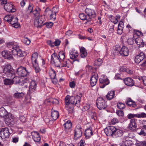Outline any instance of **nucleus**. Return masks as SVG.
Instances as JSON below:
<instances>
[{
  "mask_svg": "<svg viewBox=\"0 0 146 146\" xmlns=\"http://www.w3.org/2000/svg\"><path fill=\"white\" fill-rule=\"evenodd\" d=\"M81 97L78 96H71L67 95L65 98V106L74 105L78 107L80 106Z\"/></svg>",
  "mask_w": 146,
  "mask_h": 146,
  "instance_id": "obj_1",
  "label": "nucleus"
},
{
  "mask_svg": "<svg viewBox=\"0 0 146 146\" xmlns=\"http://www.w3.org/2000/svg\"><path fill=\"white\" fill-rule=\"evenodd\" d=\"M3 72L5 76L8 77L12 78L13 76L15 75L14 70L11 65L9 64L5 65L3 69Z\"/></svg>",
  "mask_w": 146,
  "mask_h": 146,
  "instance_id": "obj_2",
  "label": "nucleus"
},
{
  "mask_svg": "<svg viewBox=\"0 0 146 146\" xmlns=\"http://www.w3.org/2000/svg\"><path fill=\"white\" fill-rule=\"evenodd\" d=\"M38 57V54L36 52L33 54L31 56L32 63L33 67L36 73L39 72L40 71V69L37 62Z\"/></svg>",
  "mask_w": 146,
  "mask_h": 146,
  "instance_id": "obj_3",
  "label": "nucleus"
},
{
  "mask_svg": "<svg viewBox=\"0 0 146 146\" xmlns=\"http://www.w3.org/2000/svg\"><path fill=\"white\" fill-rule=\"evenodd\" d=\"M45 19L44 15L37 17L34 21L35 26L38 28H40L44 25Z\"/></svg>",
  "mask_w": 146,
  "mask_h": 146,
  "instance_id": "obj_4",
  "label": "nucleus"
},
{
  "mask_svg": "<svg viewBox=\"0 0 146 146\" xmlns=\"http://www.w3.org/2000/svg\"><path fill=\"white\" fill-rule=\"evenodd\" d=\"M37 84L35 80H32L30 84L29 90L28 92V94L31 97L35 93L36 89Z\"/></svg>",
  "mask_w": 146,
  "mask_h": 146,
  "instance_id": "obj_5",
  "label": "nucleus"
},
{
  "mask_svg": "<svg viewBox=\"0 0 146 146\" xmlns=\"http://www.w3.org/2000/svg\"><path fill=\"white\" fill-rule=\"evenodd\" d=\"M30 72L26 67L20 66L19 67L17 70V73L19 76L24 77L29 75Z\"/></svg>",
  "mask_w": 146,
  "mask_h": 146,
  "instance_id": "obj_6",
  "label": "nucleus"
},
{
  "mask_svg": "<svg viewBox=\"0 0 146 146\" xmlns=\"http://www.w3.org/2000/svg\"><path fill=\"white\" fill-rule=\"evenodd\" d=\"M96 105L98 108L100 110H104L107 107L105 100L102 97L98 98L97 100Z\"/></svg>",
  "mask_w": 146,
  "mask_h": 146,
  "instance_id": "obj_7",
  "label": "nucleus"
},
{
  "mask_svg": "<svg viewBox=\"0 0 146 146\" xmlns=\"http://www.w3.org/2000/svg\"><path fill=\"white\" fill-rule=\"evenodd\" d=\"M75 139L77 140L82 135V128L81 126L78 125L76 126L74 132Z\"/></svg>",
  "mask_w": 146,
  "mask_h": 146,
  "instance_id": "obj_8",
  "label": "nucleus"
},
{
  "mask_svg": "<svg viewBox=\"0 0 146 146\" xmlns=\"http://www.w3.org/2000/svg\"><path fill=\"white\" fill-rule=\"evenodd\" d=\"M85 12L87 15L88 19L91 21L93 19L95 18L96 14L95 11L90 8H86L85 10Z\"/></svg>",
  "mask_w": 146,
  "mask_h": 146,
  "instance_id": "obj_9",
  "label": "nucleus"
},
{
  "mask_svg": "<svg viewBox=\"0 0 146 146\" xmlns=\"http://www.w3.org/2000/svg\"><path fill=\"white\" fill-rule=\"evenodd\" d=\"M51 61L52 63L54 64L57 67H59L61 64L60 60L58 56L55 53L53 54L51 56Z\"/></svg>",
  "mask_w": 146,
  "mask_h": 146,
  "instance_id": "obj_10",
  "label": "nucleus"
},
{
  "mask_svg": "<svg viewBox=\"0 0 146 146\" xmlns=\"http://www.w3.org/2000/svg\"><path fill=\"white\" fill-rule=\"evenodd\" d=\"M10 133L9 130L7 127L2 128L0 132V136L2 138H9Z\"/></svg>",
  "mask_w": 146,
  "mask_h": 146,
  "instance_id": "obj_11",
  "label": "nucleus"
},
{
  "mask_svg": "<svg viewBox=\"0 0 146 146\" xmlns=\"http://www.w3.org/2000/svg\"><path fill=\"white\" fill-rule=\"evenodd\" d=\"M100 87V88H104L106 86L109 84L110 81L106 76H104L99 79Z\"/></svg>",
  "mask_w": 146,
  "mask_h": 146,
  "instance_id": "obj_12",
  "label": "nucleus"
},
{
  "mask_svg": "<svg viewBox=\"0 0 146 146\" xmlns=\"http://www.w3.org/2000/svg\"><path fill=\"white\" fill-rule=\"evenodd\" d=\"M44 14L47 16H50V19L52 20H55L56 18V13H53L48 8H46Z\"/></svg>",
  "mask_w": 146,
  "mask_h": 146,
  "instance_id": "obj_13",
  "label": "nucleus"
},
{
  "mask_svg": "<svg viewBox=\"0 0 146 146\" xmlns=\"http://www.w3.org/2000/svg\"><path fill=\"white\" fill-rule=\"evenodd\" d=\"M4 8L7 11L10 13L14 12L16 11L13 5L11 3L5 4L4 6Z\"/></svg>",
  "mask_w": 146,
  "mask_h": 146,
  "instance_id": "obj_14",
  "label": "nucleus"
},
{
  "mask_svg": "<svg viewBox=\"0 0 146 146\" xmlns=\"http://www.w3.org/2000/svg\"><path fill=\"white\" fill-rule=\"evenodd\" d=\"M133 39H128L127 40V43L128 44L133 45V40H135L136 43H137V40L136 39L137 38V30L133 29Z\"/></svg>",
  "mask_w": 146,
  "mask_h": 146,
  "instance_id": "obj_15",
  "label": "nucleus"
},
{
  "mask_svg": "<svg viewBox=\"0 0 146 146\" xmlns=\"http://www.w3.org/2000/svg\"><path fill=\"white\" fill-rule=\"evenodd\" d=\"M11 52L13 55H17L20 57H23L24 56V52L19 49V46L16 49L12 50Z\"/></svg>",
  "mask_w": 146,
  "mask_h": 146,
  "instance_id": "obj_16",
  "label": "nucleus"
},
{
  "mask_svg": "<svg viewBox=\"0 0 146 146\" xmlns=\"http://www.w3.org/2000/svg\"><path fill=\"white\" fill-rule=\"evenodd\" d=\"M64 130L67 132L68 133L71 131L72 123L70 120H68L64 124Z\"/></svg>",
  "mask_w": 146,
  "mask_h": 146,
  "instance_id": "obj_17",
  "label": "nucleus"
},
{
  "mask_svg": "<svg viewBox=\"0 0 146 146\" xmlns=\"http://www.w3.org/2000/svg\"><path fill=\"white\" fill-rule=\"evenodd\" d=\"M136 121V119H132L128 126L129 129L133 131L136 130L137 127Z\"/></svg>",
  "mask_w": 146,
  "mask_h": 146,
  "instance_id": "obj_18",
  "label": "nucleus"
},
{
  "mask_svg": "<svg viewBox=\"0 0 146 146\" xmlns=\"http://www.w3.org/2000/svg\"><path fill=\"white\" fill-rule=\"evenodd\" d=\"M10 23L13 25V27L17 28L20 26V25L18 23L17 18L16 17L13 16Z\"/></svg>",
  "mask_w": 146,
  "mask_h": 146,
  "instance_id": "obj_19",
  "label": "nucleus"
},
{
  "mask_svg": "<svg viewBox=\"0 0 146 146\" xmlns=\"http://www.w3.org/2000/svg\"><path fill=\"white\" fill-rule=\"evenodd\" d=\"M32 138L34 141L36 142H38L40 140V137L39 134L37 132L34 131L32 133Z\"/></svg>",
  "mask_w": 146,
  "mask_h": 146,
  "instance_id": "obj_20",
  "label": "nucleus"
},
{
  "mask_svg": "<svg viewBox=\"0 0 146 146\" xmlns=\"http://www.w3.org/2000/svg\"><path fill=\"white\" fill-rule=\"evenodd\" d=\"M125 84L128 86H132L134 84V82L133 80L129 77L126 78L123 80Z\"/></svg>",
  "mask_w": 146,
  "mask_h": 146,
  "instance_id": "obj_21",
  "label": "nucleus"
},
{
  "mask_svg": "<svg viewBox=\"0 0 146 146\" xmlns=\"http://www.w3.org/2000/svg\"><path fill=\"white\" fill-rule=\"evenodd\" d=\"M120 54L123 56H127L129 54V51L127 48L125 46H123L120 50Z\"/></svg>",
  "mask_w": 146,
  "mask_h": 146,
  "instance_id": "obj_22",
  "label": "nucleus"
},
{
  "mask_svg": "<svg viewBox=\"0 0 146 146\" xmlns=\"http://www.w3.org/2000/svg\"><path fill=\"white\" fill-rule=\"evenodd\" d=\"M98 77L97 74H94L91 78L90 83L92 86H95L96 84Z\"/></svg>",
  "mask_w": 146,
  "mask_h": 146,
  "instance_id": "obj_23",
  "label": "nucleus"
},
{
  "mask_svg": "<svg viewBox=\"0 0 146 146\" xmlns=\"http://www.w3.org/2000/svg\"><path fill=\"white\" fill-rule=\"evenodd\" d=\"M69 56L70 59H74L78 56V52L75 50L72 49L70 51Z\"/></svg>",
  "mask_w": 146,
  "mask_h": 146,
  "instance_id": "obj_24",
  "label": "nucleus"
},
{
  "mask_svg": "<svg viewBox=\"0 0 146 146\" xmlns=\"http://www.w3.org/2000/svg\"><path fill=\"white\" fill-rule=\"evenodd\" d=\"M115 92L114 90L109 91L106 96V98L108 100H110L115 97Z\"/></svg>",
  "mask_w": 146,
  "mask_h": 146,
  "instance_id": "obj_25",
  "label": "nucleus"
},
{
  "mask_svg": "<svg viewBox=\"0 0 146 146\" xmlns=\"http://www.w3.org/2000/svg\"><path fill=\"white\" fill-rule=\"evenodd\" d=\"M7 46L9 48H12L13 50L16 49V48L18 46V43L14 41L8 42Z\"/></svg>",
  "mask_w": 146,
  "mask_h": 146,
  "instance_id": "obj_26",
  "label": "nucleus"
},
{
  "mask_svg": "<svg viewBox=\"0 0 146 146\" xmlns=\"http://www.w3.org/2000/svg\"><path fill=\"white\" fill-rule=\"evenodd\" d=\"M126 103L127 105L131 107L135 108L136 106L135 102L130 98H128L126 100Z\"/></svg>",
  "mask_w": 146,
  "mask_h": 146,
  "instance_id": "obj_27",
  "label": "nucleus"
},
{
  "mask_svg": "<svg viewBox=\"0 0 146 146\" xmlns=\"http://www.w3.org/2000/svg\"><path fill=\"white\" fill-rule=\"evenodd\" d=\"M85 134L87 139L90 138L93 135L92 128L90 127L86 129L85 131Z\"/></svg>",
  "mask_w": 146,
  "mask_h": 146,
  "instance_id": "obj_28",
  "label": "nucleus"
},
{
  "mask_svg": "<svg viewBox=\"0 0 146 146\" xmlns=\"http://www.w3.org/2000/svg\"><path fill=\"white\" fill-rule=\"evenodd\" d=\"M5 122L8 123H10L13 121V117L11 114H7L5 117Z\"/></svg>",
  "mask_w": 146,
  "mask_h": 146,
  "instance_id": "obj_29",
  "label": "nucleus"
},
{
  "mask_svg": "<svg viewBox=\"0 0 146 146\" xmlns=\"http://www.w3.org/2000/svg\"><path fill=\"white\" fill-rule=\"evenodd\" d=\"M80 56L82 58H85L87 54V52L86 49L84 47H81L80 49Z\"/></svg>",
  "mask_w": 146,
  "mask_h": 146,
  "instance_id": "obj_30",
  "label": "nucleus"
},
{
  "mask_svg": "<svg viewBox=\"0 0 146 146\" xmlns=\"http://www.w3.org/2000/svg\"><path fill=\"white\" fill-rule=\"evenodd\" d=\"M29 82V80L28 78H25L24 79L21 78L19 82V85L21 86L25 85V86L27 88V84Z\"/></svg>",
  "mask_w": 146,
  "mask_h": 146,
  "instance_id": "obj_31",
  "label": "nucleus"
},
{
  "mask_svg": "<svg viewBox=\"0 0 146 146\" xmlns=\"http://www.w3.org/2000/svg\"><path fill=\"white\" fill-rule=\"evenodd\" d=\"M130 137L129 136H127L123 139V142L125 146H130L132 145V141L129 139Z\"/></svg>",
  "mask_w": 146,
  "mask_h": 146,
  "instance_id": "obj_32",
  "label": "nucleus"
},
{
  "mask_svg": "<svg viewBox=\"0 0 146 146\" xmlns=\"http://www.w3.org/2000/svg\"><path fill=\"white\" fill-rule=\"evenodd\" d=\"M123 134V131L122 130L116 129V130L113 133V137H120Z\"/></svg>",
  "mask_w": 146,
  "mask_h": 146,
  "instance_id": "obj_33",
  "label": "nucleus"
},
{
  "mask_svg": "<svg viewBox=\"0 0 146 146\" xmlns=\"http://www.w3.org/2000/svg\"><path fill=\"white\" fill-rule=\"evenodd\" d=\"M51 115L52 119L55 120L59 117V115L58 111L54 110L52 111Z\"/></svg>",
  "mask_w": 146,
  "mask_h": 146,
  "instance_id": "obj_34",
  "label": "nucleus"
},
{
  "mask_svg": "<svg viewBox=\"0 0 146 146\" xmlns=\"http://www.w3.org/2000/svg\"><path fill=\"white\" fill-rule=\"evenodd\" d=\"M7 114V112L3 107L0 108V116L4 117Z\"/></svg>",
  "mask_w": 146,
  "mask_h": 146,
  "instance_id": "obj_35",
  "label": "nucleus"
},
{
  "mask_svg": "<svg viewBox=\"0 0 146 146\" xmlns=\"http://www.w3.org/2000/svg\"><path fill=\"white\" fill-rule=\"evenodd\" d=\"M49 74L51 79L54 78L56 77V75L55 71L52 69L49 70Z\"/></svg>",
  "mask_w": 146,
  "mask_h": 146,
  "instance_id": "obj_36",
  "label": "nucleus"
},
{
  "mask_svg": "<svg viewBox=\"0 0 146 146\" xmlns=\"http://www.w3.org/2000/svg\"><path fill=\"white\" fill-rule=\"evenodd\" d=\"M145 57L144 54L143 52H140L139 54L137 55V63H139L143 60Z\"/></svg>",
  "mask_w": 146,
  "mask_h": 146,
  "instance_id": "obj_37",
  "label": "nucleus"
},
{
  "mask_svg": "<svg viewBox=\"0 0 146 146\" xmlns=\"http://www.w3.org/2000/svg\"><path fill=\"white\" fill-rule=\"evenodd\" d=\"M79 16L80 19L82 20H86L87 22L90 21L88 19V17L84 13H81L79 14Z\"/></svg>",
  "mask_w": 146,
  "mask_h": 146,
  "instance_id": "obj_38",
  "label": "nucleus"
},
{
  "mask_svg": "<svg viewBox=\"0 0 146 146\" xmlns=\"http://www.w3.org/2000/svg\"><path fill=\"white\" fill-rule=\"evenodd\" d=\"M104 132L107 136H112L113 137V133H112L109 126L105 129Z\"/></svg>",
  "mask_w": 146,
  "mask_h": 146,
  "instance_id": "obj_39",
  "label": "nucleus"
},
{
  "mask_svg": "<svg viewBox=\"0 0 146 146\" xmlns=\"http://www.w3.org/2000/svg\"><path fill=\"white\" fill-rule=\"evenodd\" d=\"M143 123L144 124L146 123V121H144ZM145 129H142L141 131L138 134L139 135H142L144 136L146 135V125L143 126Z\"/></svg>",
  "mask_w": 146,
  "mask_h": 146,
  "instance_id": "obj_40",
  "label": "nucleus"
},
{
  "mask_svg": "<svg viewBox=\"0 0 146 146\" xmlns=\"http://www.w3.org/2000/svg\"><path fill=\"white\" fill-rule=\"evenodd\" d=\"M24 96V94L23 92H17L14 94V97L17 98H23Z\"/></svg>",
  "mask_w": 146,
  "mask_h": 146,
  "instance_id": "obj_41",
  "label": "nucleus"
},
{
  "mask_svg": "<svg viewBox=\"0 0 146 146\" xmlns=\"http://www.w3.org/2000/svg\"><path fill=\"white\" fill-rule=\"evenodd\" d=\"M33 5L31 3H29L27 8L26 9V10L28 13H31L33 11Z\"/></svg>",
  "mask_w": 146,
  "mask_h": 146,
  "instance_id": "obj_42",
  "label": "nucleus"
},
{
  "mask_svg": "<svg viewBox=\"0 0 146 146\" xmlns=\"http://www.w3.org/2000/svg\"><path fill=\"white\" fill-rule=\"evenodd\" d=\"M40 9L38 7H37L36 9L32 12L35 16H37L39 15Z\"/></svg>",
  "mask_w": 146,
  "mask_h": 146,
  "instance_id": "obj_43",
  "label": "nucleus"
},
{
  "mask_svg": "<svg viewBox=\"0 0 146 146\" xmlns=\"http://www.w3.org/2000/svg\"><path fill=\"white\" fill-rule=\"evenodd\" d=\"M4 83L6 85H11L13 84V81L11 79H5L4 80Z\"/></svg>",
  "mask_w": 146,
  "mask_h": 146,
  "instance_id": "obj_44",
  "label": "nucleus"
},
{
  "mask_svg": "<svg viewBox=\"0 0 146 146\" xmlns=\"http://www.w3.org/2000/svg\"><path fill=\"white\" fill-rule=\"evenodd\" d=\"M12 78H13L12 80V81H13V84L14 83L15 84L19 83V82L21 80V79H20L19 77L17 76H15V75L14 76H13V77Z\"/></svg>",
  "mask_w": 146,
  "mask_h": 146,
  "instance_id": "obj_45",
  "label": "nucleus"
},
{
  "mask_svg": "<svg viewBox=\"0 0 146 146\" xmlns=\"http://www.w3.org/2000/svg\"><path fill=\"white\" fill-rule=\"evenodd\" d=\"M65 108L69 113H72L73 111V107L72 105L65 106Z\"/></svg>",
  "mask_w": 146,
  "mask_h": 146,
  "instance_id": "obj_46",
  "label": "nucleus"
},
{
  "mask_svg": "<svg viewBox=\"0 0 146 146\" xmlns=\"http://www.w3.org/2000/svg\"><path fill=\"white\" fill-rule=\"evenodd\" d=\"M103 63L102 59L99 58L95 61L94 64L97 66H100Z\"/></svg>",
  "mask_w": 146,
  "mask_h": 146,
  "instance_id": "obj_47",
  "label": "nucleus"
},
{
  "mask_svg": "<svg viewBox=\"0 0 146 146\" xmlns=\"http://www.w3.org/2000/svg\"><path fill=\"white\" fill-rule=\"evenodd\" d=\"M22 42L24 43L27 45H29L31 42L30 40L25 36H24L23 38Z\"/></svg>",
  "mask_w": 146,
  "mask_h": 146,
  "instance_id": "obj_48",
  "label": "nucleus"
},
{
  "mask_svg": "<svg viewBox=\"0 0 146 146\" xmlns=\"http://www.w3.org/2000/svg\"><path fill=\"white\" fill-rule=\"evenodd\" d=\"M58 56L60 60H62L65 58V52L63 51H60L59 52Z\"/></svg>",
  "mask_w": 146,
  "mask_h": 146,
  "instance_id": "obj_49",
  "label": "nucleus"
},
{
  "mask_svg": "<svg viewBox=\"0 0 146 146\" xmlns=\"http://www.w3.org/2000/svg\"><path fill=\"white\" fill-rule=\"evenodd\" d=\"M138 79L140 82H142L146 86V76H143L141 77L137 78Z\"/></svg>",
  "mask_w": 146,
  "mask_h": 146,
  "instance_id": "obj_50",
  "label": "nucleus"
},
{
  "mask_svg": "<svg viewBox=\"0 0 146 146\" xmlns=\"http://www.w3.org/2000/svg\"><path fill=\"white\" fill-rule=\"evenodd\" d=\"M137 102V105H139V108L142 107L143 106L142 104L145 102V101L141 98H139Z\"/></svg>",
  "mask_w": 146,
  "mask_h": 146,
  "instance_id": "obj_51",
  "label": "nucleus"
},
{
  "mask_svg": "<svg viewBox=\"0 0 146 146\" xmlns=\"http://www.w3.org/2000/svg\"><path fill=\"white\" fill-rule=\"evenodd\" d=\"M70 62L69 59H68L67 61H64L61 67H67L68 68H69L70 65V64L69 63Z\"/></svg>",
  "mask_w": 146,
  "mask_h": 146,
  "instance_id": "obj_52",
  "label": "nucleus"
},
{
  "mask_svg": "<svg viewBox=\"0 0 146 146\" xmlns=\"http://www.w3.org/2000/svg\"><path fill=\"white\" fill-rule=\"evenodd\" d=\"M117 107L120 109H123L125 108V104L119 102L117 104Z\"/></svg>",
  "mask_w": 146,
  "mask_h": 146,
  "instance_id": "obj_53",
  "label": "nucleus"
},
{
  "mask_svg": "<svg viewBox=\"0 0 146 146\" xmlns=\"http://www.w3.org/2000/svg\"><path fill=\"white\" fill-rule=\"evenodd\" d=\"M117 114L120 117H123V116L124 113L122 110H117L116 111Z\"/></svg>",
  "mask_w": 146,
  "mask_h": 146,
  "instance_id": "obj_54",
  "label": "nucleus"
},
{
  "mask_svg": "<svg viewBox=\"0 0 146 146\" xmlns=\"http://www.w3.org/2000/svg\"><path fill=\"white\" fill-rule=\"evenodd\" d=\"M53 25V23L51 22H50L44 23V25H45L48 28H50L52 27Z\"/></svg>",
  "mask_w": 146,
  "mask_h": 146,
  "instance_id": "obj_55",
  "label": "nucleus"
},
{
  "mask_svg": "<svg viewBox=\"0 0 146 146\" xmlns=\"http://www.w3.org/2000/svg\"><path fill=\"white\" fill-rule=\"evenodd\" d=\"M137 146H146V141L140 142L137 141Z\"/></svg>",
  "mask_w": 146,
  "mask_h": 146,
  "instance_id": "obj_56",
  "label": "nucleus"
},
{
  "mask_svg": "<svg viewBox=\"0 0 146 146\" xmlns=\"http://www.w3.org/2000/svg\"><path fill=\"white\" fill-rule=\"evenodd\" d=\"M9 51L6 50H4L2 52L1 54L2 56L5 58V57H8L7 54Z\"/></svg>",
  "mask_w": 146,
  "mask_h": 146,
  "instance_id": "obj_57",
  "label": "nucleus"
},
{
  "mask_svg": "<svg viewBox=\"0 0 146 146\" xmlns=\"http://www.w3.org/2000/svg\"><path fill=\"white\" fill-rule=\"evenodd\" d=\"M61 42V41L59 39H56L55 41L54 42V46H59Z\"/></svg>",
  "mask_w": 146,
  "mask_h": 146,
  "instance_id": "obj_58",
  "label": "nucleus"
},
{
  "mask_svg": "<svg viewBox=\"0 0 146 146\" xmlns=\"http://www.w3.org/2000/svg\"><path fill=\"white\" fill-rule=\"evenodd\" d=\"M137 45H139L138 47H142L143 46L144 42L142 39H141L139 42L137 41Z\"/></svg>",
  "mask_w": 146,
  "mask_h": 146,
  "instance_id": "obj_59",
  "label": "nucleus"
},
{
  "mask_svg": "<svg viewBox=\"0 0 146 146\" xmlns=\"http://www.w3.org/2000/svg\"><path fill=\"white\" fill-rule=\"evenodd\" d=\"M134 117H137V115L129 113L127 115V118L129 119H131Z\"/></svg>",
  "mask_w": 146,
  "mask_h": 146,
  "instance_id": "obj_60",
  "label": "nucleus"
},
{
  "mask_svg": "<svg viewBox=\"0 0 146 146\" xmlns=\"http://www.w3.org/2000/svg\"><path fill=\"white\" fill-rule=\"evenodd\" d=\"M123 28L121 27H118L117 30V33L119 35H121L123 32Z\"/></svg>",
  "mask_w": 146,
  "mask_h": 146,
  "instance_id": "obj_61",
  "label": "nucleus"
},
{
  "mask_svg": "<svg viewBox=\"0 0 146 146\" xmlns=\"http://www.w3.org/2000/svg\"><path fill=\"white\" fill-rule=\"evenodd\" d=\"M111 16L112 18L111 19V21L114 24H116L118 22L117 19L115 17L112 16L111 15Z\"/></svg>",
  "mask_w": 146,
  "mask_h": 146,
  "instance_id": "obj_62",
  "label": "nucleus"
},
{
  "mask_svg": "<svg viewBox=\"0 0 146 146\" xmlns=\"http://www.w3.org/2000/svg\"><path fill=\"white\" fill-rule=\"evenodd\" d=\"M58 7L56 6L52 8L51 11H52L53 13L56 14V13L58 11Z\"/></svg>",
  "mask_w": 146,
  "mask_h": 146,
  "instance_id": "obj_63",
  "label": "nucleus"
},
{
  "mask_svg": "<svg viewBox=\"0 0 146 146\" xmlns=\"http://www.w3.org/2000/svg\"><path fill=\"white\" fill-rule=\"evenodd\" d=\"M121 48L119 45H117L115 46L114 49L115 50L117 51V52H118L120 53V50H121Z\"/></svg>",
  "mask_w": 146,
  "mask_h": 146,
  "instance_id": "obj_64",
  "label": "nucleus"
}]
</instances>
